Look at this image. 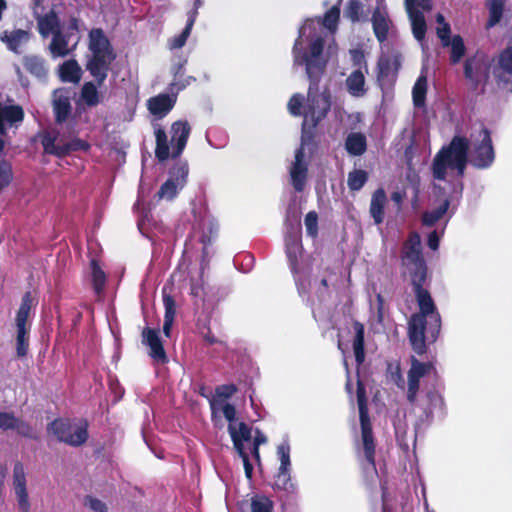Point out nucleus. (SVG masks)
Listing matches in <instances>:
<instances>
[{
    "instance_id": "f257e3e1",
    "label": "nucleus",
    "mask_w": 512,
    "mask_h": 512,
    "mask_svg": "<svg viewBox=\"0 0 512 512\" xmlns=\"http://www.w3.org/2000/svg\"><path fill=\"white\" fill-rule=\"evenodd\" d=\"M324 44V39L318 36L310 43L308 52L297 50L296 47H294L295 64H305L306 73L310 81L305 118H310L313 128L326 117L331 107L330 94L328 92H318L319 83L327 63L321 58L324 51Z\"/></svg>"
},
{
    "instance_id": "f03ea898",
    "label": "nucleus",
    "mask_w": 512,
    "mask_h": 512,
    "mask_svg": "<svg viewBox=\"0 0 512 512\" xmlns=\"http://www.w3.org/2000/svg\"><path fill=\"white\" fill-rule=\"evenodd\" d=\"M426 278L411 279L419 312L412 314L408 321V339L413 351L418 355L427 352V343H434L441 331V316L430 292L424 288Z\"/></svg>"
},
{
    "instance_id": "7ed1b4c3",
    "label": "nucleus",
    "mask_w": 512,
    "mask_h": 512,
    "mask_svg": "<svg viewBox=\"0 0 512 512\" xmlns=\"http://www.w3.org/2000/svg\"><path fill=\"white\" fill-rule=\"evenodd\" d=\"M88 50L85 69L93 81L83 84L80 92L81 100L88 107L97 106L101 100L98 86H102L108 77L112 63L117 55L110 40L101 28H94L89 32Z\"/></svg>"
},
{
    "instance_id": "20e7f679",
    "label": "nucleus",
    "mask_w": 512,
    "mask_h": 512,
    "mask_svg": "<svg viewBox=\"0 0 512 512\" xmlns=\"http://www.w3.org/2000/svg\"><path fill=\"white\" fill-rule=\"evenodd\" d=\"M357 405L361 430V444L357 447V456L363 472L377 474L376 468V439L369 416L366 388L361 380L357 381Z\"/></svg>"
},
{
    "instance_id": "39448f33",
    "label": "nucleus",
    "mask_w": 512,
    "mask_h": 512,
    "mask_svg": "<svg viewBox=\"0 0 512 512\" xmlns=\"http://www.w3.org/2000/svg\"><path fill=\"white\" fill-rule=\"evenodd\" d=\"M469 141L464 136H454L447 146L442 147L432 162L433 177L444 181L447 168L456 169L463 176L468 163Z\"/></svg>"
},
{
    "instance_id": "423d86ee",
    "label": "nucleus",
    "mask_w": 512,
    "mask_h": 512,
    "mask_svg": "<svg viewBox=\"0 0 512 512\" xmlns=\"http://www.w3.org/2000/svg\"><path fill=\"white\" fill-rule=\"evenodd\" d=\"M170 133L171 152L166 131L162 127L155 129V156L160 162L168 160L169 157L176 159L181 156L187 145L191 127L187 121L178 120L172 123Z\"/></svg>"
},
{
    "instance_id": "0eeeda50",
    "label": "nucleus",
    "mask_w": 512,
    "mask_h": 512,
    "mask_svg": "<svg viewBox=\"0 0 512 512\" xmlns=\"http://www.w3.org/2000/svg\"><path fill=\"white\" fill-rule=\"evenodd\" d=\"M491 64L489 56L481 50H477L465 59L463 73L473 92L484 93L490 78Z\"/></svg>"
},
{
    "instance_id": "6e6552de",
    "label": "nucleus",
    "mask_w": 512,
    "mask_h": 512,
    "mask_svg": "<svg viewBox=\"0 0 512 512\" xmlns=\"http://www.w3.org/2000/svg\"><path fill=\"white\" fill-rule=\"evenodd\" d=\"M401 263L409 273L410 279L427 277L428 267L425 261L420 234L410 232L401 249Z\"/></svg>"
},
{
    "instance_id": "1a4fd4ad",
    "label": "nucleus",
    "mask_w": 512,
    "mask_h": 512,
    "mask_svg": "<svg viewBox=\"0 0 512 512\" xmlns=\"http://www.w3.org/2000/svg\"><path fill=\"white\" fill-rule=\"evenodd\" d=\"M35 305L32 293L27 291L21 299L20 307L16 313L15 326H16V355L18 358H23L27 355L29 350V334L31 324L28 319L31 309Z\"/></svg>"
},
{
    "instance_id": "9d476101",
    "label": "nucleus",
    "mask_w": 512,
    "mask_h": 512,
    "mask_svg": "<svg viewBox=\"0 0 512 512\" xmlns=\"http://www.w3.org/2000/svg\"><path fill=\"white\" fill-rule=\"evenodd\" d=\"M49 429L59 442L73 447L83 445L89 437L86 421L81 425H74L68 419H55L50 423Z\"/></svg>"
},
{
    "instance_id": "9b49d317",
    "label": "nucleus",
    "mask_w": 512,
    "mask_h": 512,
    "mask_svg": "<svg viewBox=\"0 0 512 512\" xmlns=\"http://www.w3.org/2000/svg\"><path fill=\"white\" fill-rule=\"evenodd\" d=\"M480 135L481 140L473 147L470 163L477 169H487L495 160V151L490 130L483 126Z\"/></svg>"
},
{
    "instance_id": "f8f14e48",
    "label": "nucleus",
    "mask_w": 512,
    "mask_h": 512,
    "mask_svg": "<svg viewBox=\"0 0 512 512\" xmlns=\"http://www.w3.org/2000/svg\"><path fill=\"white\" fill-rule=\"evenodd\" d=\"M186 87L184 82H173L170 84L169 90L172 94L161 93L151 97L147 101L149 112L157 118L165 117L175 106L177 101V93Z\"/></svg>"
},
{
    "instance_id": "ddd939ff",
    "label": "nucleus",
    "mask_w": 512,
    "mask_h": 512,
    "mask_svg": "<svg viewBox=\"0 0 512 512\" xmlns=\"http://www.w3.org/2000/svg\"><path fill=\"white\" fill-rule=\"evenodd\" d=\"M56 140L57 136L49 132L41 136V144L44 153L62 158L69 155L71 152L80 150L87 151L90 148L89 143L80 138H75L63 145L56 144Z\"/></svg>"
},
{
    "instance_id": "4468645a",
    "label": "nucleus",
    "mask_w": 512,
    "mask_h": 512,
    "mask_svg": "<svg viewBox=\"0 0 512 512\" xmlns=\"http://www.w3.org/2000/svg\"><path fill=\"white\" fill-rule=\"evenodd\" d=\"M229 434L233 442V446L243 461L245 475L248 479L252 478L253 465L250 462L249 455L245 451L244 442L252 439V429L245 422L238 424V429L233 425L229 426Z\"/></svg>"
},
{
    "instance_id": "2eb2a0df",
    "label": "nucleus",
    "mask_w": 512,
    "mask_h": 512,
    "mask_svg": "<svg viewBox=\"0 0 512 512\" xmlns=\"http://www.w3.org/2000/svg\"><path fill=\"white\" fill-rule=\"evenodd\" d=\"M401 67V54H382L377 61V81L380 86H393Z\"/></svg>"
},
{
    "instance_id": "dca6fc26",
    "label": "nucleus",
    "mask_w": 512,
    "mask_h": 512,
    "mask_svg": "<svg viewBox=\"0 0 512 512\" xmlns=\"http://www.w3.org/2000/svg\"><path fill=\"white\" fill-rule=\"evenodd\" d=\"M431 373L436 374V368L432 362H421L416 357H411V367L408 371L407 400L413 404L416 402L420 388V379Z\"/></svg>"
},
{
    "instance_id": "f3484780",
    "label": "nucleus",
    "mask_w": 512,
    "mask_h": 512,
    "mask_svg": "<svg viewBox=\"0 0 512 512\" xmlns=\"http://www.w3.org/2000/svg\"><path fill=\"white\" fill-rule=\"evenodd\" d=\"M493 73L498 87L512 92V45L500 52Z\"/></svg>"
},
{
    "instance_id": "a211bd4d",
    "label": "nucleus",
    "mask_w": 512,
    "mask_h": 512,
    "mask_svg": "<svg viewBox=\"0 0 512 512\" xmlns=\"http://www.w3.org/2000/svg\"><path fill=\"white\" fill-rule=\"evenodd\" d=\"M142 344L150 348V357L161 364L168 362L158 329L145 327L141 332Z\"/></svg>"
},
{
    "instance_id": "6ab92c4d",
    "label": "nucleus",
    "mask_w": 512,
    "mask_h": 512,
    "mask_svg": "<svg viewBox=\"0 0 512 512\" xmlns=\"http://www.w3.org/2000/svg\"><path fill=\"white\" fill-rule=\"evenodd\" d=\"M13 488L19 509L22 512H30V502L27 491L26 474L21 462H16L13 468Z\"/></svg>"
},
{
    "instance_id": "aec40b11",
    "label": "nucleus",
    "mask_w": 512,
    "mask_h": 512,
    "mask_svg": "<svg viewBox=\"0 0 512 512\" xmlns=\"http://www.w3.org/2000/svg\"><path fill=\"white\" fill-rule=\"evenodd\" d=\"M304 157V148L300 146L295 151V160L290 168L291 184L296 192H302L307 182L308 166L304 162Z\"/></svg>"
},
{
    "instance_id": "412c9836",
    "label": "nucleus",
    "mask_w": 512,
    "mask_h": 512,
    "mask_svg": "<svg viewBox=\"0 0 512 512\" xmlns=\"http://www.w3.org/2000/svg\"><path fill=\"white\" fill-rule=\"evenodd\" d=\"M72 111L69 92L65 89H56L53 92V112L55 122L64 123L69 118Z\"/></svg>"
},
{
    "instance_id": "4be33fe9",
    "label": "nucleus",
    "mask_w": 512,
    "mask_h": 512,
    "mask_svg": "<svg viewBox=\"0 0 512 512\" xmlns=\"http://www.w3.org/2000/svg\"><path fill=\"white\" fill-rule=\"evenodd\" d=\"M24 110L20 105H5L0 102V135L7 134L6 124L17 126L24 120Z\"/></svg>"
},
{
    "instance_id": "5701e85b",
    "label": "nucleus",
    "mask_w": 512,
    "mask_h": 512,
    "mask_svg": "<svg viewBox=\"0 0 512 512\" xmlns=\"http://www.w3.org/2000/svg\"><path fill=\"white\" fill-rule=\"evenodd\" d=\"M371 23L374 35L379 43H384L388 39L392 21L386 11L376 7L372 13Z\"/></svg>"
},
{
    "instance_id": "b1692460",
    "label": "nucleus",
    "mask_w": 512,
    "mask_h": 512,
    "mask_svg": "<svg viewBox=\"0 0 512 512\" xmlns=\"http://www.w3.org/2000/svg\"><path fill=\"white\" fill-rule=\"evenodd\" d=\"M302 250L301 236L299 234L286 236L285 251L293 274L298 273L299 259L302 256Z\"/></svg>"
},
{
    "instance_id": "393cba45",
    "label": "nucleus",
    "mask_w": 512,
    "mask_h": 512,
    "mask_svg": "<svg viewBox=\"0 0 512 512\" xmlns=\"http://www.w3.org/2000/svg\"><path fill=\"white\" fill-rule=\"evenodd\" d=\"M36 20L38 32L43 38H47L61 29L59 17L54 10H50L44 15H38Z\"/></svg>"
},
{
    "instance_id": "a878e982",
    "label": "nucleus",
    "mask_w": 512,
    "mask_h": 512,
    "mask_svg": "<svg viewBox=\"0 0 512 512\" xmlns=\"http://www.w3.org/2000/svg\"><path fill=\"white\" fill-rule=\"evenodd\" d=\"M387 196L383 188L376 189L371 197L369 212L376 225H380L384 221L385 204Z\"/></svg>"
},
{
    "instance_id": "bb28decb",
    "label": "nucleus",
    "mask_w": 512,
    "mask_h": 512,
    "mask_svg": "<svg viewBox=\"0 0 512 512\" xmlns=\"http://www.w3.org/2000/svg\"><path fill=\"white\" fill-rule=\"evenodd\" d=\"M29 39V32L23 29H16L13 31L5 30L0 34V40L6 44L10 51L14 53H19L20 46L23 43H26Z\"/></svg>"
},
{
    "instance_id": "cd10ccee",
    "label": "nucleus",
    "mask_w": 512,
    "mask_h": 512,
    "mask_svg": "<svg viewBox=\"0 0 512 512\" xmlns=\"http://www.w3.org/2000/svg\"><path fill=\"white\" fill-rule=\"evenodd\" d=\"M353 329L355 335L352 341V347L355 361L357 365L360 366L365 361V326L359 321H354Z\"/></svg>"
},
{
    "instance_id": "c85d7f7f",
    "label": "nucleus",
    "mask_w": 512,
    "mask_h": 512,
    "mask_svg": "<svg viewBox=\"0 0 512 512\" xmlns=\"http://www.w3.org/2000/svg\"><path fill=\"white\" fill-rule=\"evenodd\" d=\"M199 5L200 1L198 3L195 2V8L188 13L187 23L183 31L179 35L169 40L170 49H180L186 44L187 39L190 36L192 27L195 23L196 16L198 14L197 9Z\"/></svg>"
},
{
    "instance_id": "c756f323",
    "label": "nucleus",
    "mask_w": 512,
    "mask_h": 512,
    "mask_svg": "<svg viewBox=\"0 0 512 512\" xmlns=\"http://www.w3.org/2000/svg\"><path fill=\"white\" fill-rule=\"evenodd\" d=\"M507 0H486L485 6L488 9L489 16L485 24L487 30L495 27L503 18Z\"/></svg>"
},
{
    "instance_id": "7c9ffc66",
    "label": "nucleus",
    "mask_w": 512,
    "mask_h": 512,
    "mask_svg": "<svg viewBox=\"0 0 512 512\" xmlns=\"http://www.w3.org/2000/svg\"><path fill=\"white\" fill-rule=\"evenodd\" d=\"M59 76L63 82L78 83L82 77V69L75 59H70L59 66Z\"/></svg>"
},
{
    "instance_id": "2f4dec72",
    "label": "nucleus",
    "mask_w": 512,
    "mask_h": 512,
    "mask_svg": "<svg viewBox=\"0 0 512 512\" xmlns=\"http://www.w3.org/2000/svg\"><path fill=\"white\" fill-rule=\"evenodd\" d=\"M345 148L350 155H362L367 149V141L365 135L360 132H352L348 134L345 140Z\"/></svg>"
},
{
    "instance_id": "473e14b6",
    "label": "nucleus",
    "mask_w": 512,
    "mask_h": 512,
    "mask_svg": "<svg viewBox=\"0 0 512 512\" xmlns=\"http://www.w3.org/2000/svg\"><path fill=\"white\" fill-rule=\"evenodd\" d=\"M348 92L355 97H361L366 94L365 76L361 69L354 70L346 79Z\"/></svg>"
},
{
    "instance_id": "72a5a7b5",
    "label": "nucleus",
    "mask_w": 512,
    "mask_h": 512,
    "mask_svg": "<svg viewBox=\"0 0 512 512\" xmlns=\"http://www.w3.org/2000/svg\"><path fill=\"white\" fill-rule=\"evenodd\" d=\"M273 489L278 491H283L287 495H294L297 492L296 485L291 481L290 471L289 470H278L275 475V480L273 484Z\"/></svg>"
},
{
    "instance_id": "f704fd0d",
    "label": "nucleus",
    "mask_w": 512,
    "mask_h": 512,
    "mask_svg": "<svg viewBox=\"0 0 512 512\" xmlns=\"http://www.w3.org/2000/svg\"><path fill=\"white\" fill-rule=\"evenodd\" d=\"M90 268H91V282L93 286V290L97 295L102 294L107 277L106 273L103 271V269L100 267L98 261L96 259H92L90 262Z\"/></svg>"
},
{
    "instance_id": "c9c22d12",
    "label": "nucleus",
    "mask_w": 512,
    "mask_h": 512,
    "mask_svg": "<svg viewBox=\"0 0 512 512\" xmlns=\"http://www.w3.org/2000/svg\"><path fill=\"white\" fill-rule=\"evenodd\" d=\"M23 66L27 72L37 78H44L47 75L44 60L38 56H26L23 59Z\"/></svg>"
},
{
    "instance_id": "e433bc0d",
    "label": "nucleus",
    "mask_w": 512,
    "mask_h": 512,
    "mask_svg": "<svg viewBox=\"0 0 512 512\" xmlns=\"http://www.w3.org/2000/svg\"><path fill=\"white\" fill-rule=\"evenodd\" d=\"M450 200L445 199L442 204L432 211H425L422 214V224L427 227L434 226L448 211Z\"/></svg>"
},
{
    "instance_id": "4c0bfd02",
    "label": "nucleus",
    "mask_w": 512,
    "mask_h": 512,
    "mask_svg": "<svg viewBox=\"0 0 512 512\" xmlns=\"http://www.w3.org/2000/svg\"><path fill=\"white\" fill-rule=\"evenodd\" d=\"M189 174V167L186 162H178L174 164L169 170V180L177 183L178 187L184 188L187 183V178Z\"/></svg>"
},
{
    "instance_id": "58836bf2",
    "label": "nucleus",
    "mask_w": 512,
    "mask_h": 512,
    "mask_svg": "<svg viewBox=\"0 0 512 512\" xmlns=\"http://www.w3.org/2000/svg\"><path fill=\"white\" fill-rule=\"evenodd\" d=\"M68 39L62 33L61 29L52 35L49 45L50 51L54 56L65 57L68 55Z\"/></svg>"
},
{
    "instance_id": "ea45409f",
    "label": "nucleus",
    "mask_w": 512,
    "mask_h": 512,
    "mask_svg": "<svg viewBox=\"0 0 512 512\" xmlns=\"http://www.w3.org/2000/svg\"><path fill=\"white\" fill-rule=\"evenodd\" d=\"M449 46L451 47L449 58L450 63L452 65H456L461 61L466 53V46L462 36L459 34L452 36Z\"/></svg>"
},
{
    "instance_id": "a19ab883",
    "label": "nucleus",
    "mask_w": 512,
    "mask_h": 512,
    "mask_svg": "<svg viewBox=\"0 0 512 512\" xmlns=\"http://www.w3.org/2000/svg\"><path fill=\"white\" fill-rule=\"evenodd\" d=\"M427 92V79L425 76H420L412 89L413 104L417 108H421L425 105Z\"/></svg>"
},
{
    "instance_id": "79ce46f5",
    "label": "nucleus",
    "mask_w": 512,
    "mask_h": 512,
    "mask_svg": "<svg viewBox=\"0 0 512 512\" xmlns=\"http://www.w3.org/2000/svg\"><path fill=\"white\" fill-rule=\"evenodd\" d=\"M368 173L362 169H354L348 173L347 185L350 191H359L367 183Z\"/></svg>"
},
{
    "instance_id": "37998d69",
    "label": "nucleus",
    "mask_w": 512,
    "mask_h": 512,
    "mask_svg": "<svg viewBox=\"0 0 512 512\" xmlns=\"http://www.w3.org/2000/svg\"><path fill=\"white\" fill-rule=\"evenodd\" d=\"M411 13V26H412V32L418 41H422L425 38L426 31H427V25L425 21L424 15L417 11V12H410Z\"/></svg>"
},
{
    "instance_id": "c03bdc74",
    "label": "nucleus",
    "mask_w": 512,
    "mask_h": 512,
    "mask_svg": "<svg viewBox=\"0 0 512 512\" xmlns=\"http://www.w3.org/2000/svg\"><path fill=\"white\" fill-rule=\"evenodd\" d=\"M436 21L440 24L436 29V34L440 39L442 46L449 47L450 40H452L450 24L445 21V18L441 13L436 15Z\"/></svg>"
},
{
    "instance_id": "a18cd8bd",
    "label": "nucleus",
    "mask_w": 512,
    "mask_h": 512,
    "mask_svg": "<svg viewBox=\"0 0 512 512\" xmlns=\"http://www.w3.org/2000/svg\"><path fill=\"white\" fill-rule=\"evenodd\" d=\"M251 512H273V501L265 495H254L251 498Z\"/></svg>"
},
{
    "instance_id": "49530a36",
    "label": "nucleus",
    "mask_w": 512,
    "mask_h": 512,
    "mask_svg": "<svg viewBox=\"0 0 512 512\" xmlns=\"http://www.w3.org/2000/svg\"><path fill=\"white\" fill-rule=\"evenodd\" d=\"M13 178L12 164L6 159H0V192L12 183Z\"/></svg>"
},
{
    "instance_id": "de8ad7c7",
    "label": "nucleus",
    "mask_w": 512,
    "mask_h": 512,
    "mask_svg": "<svg viewBox=\"0 0 512 512\" xmlns=\"http://www.w3.org/2000/svg\"><path fill=\"white\" fill-rule=\"evenodd\" d=\"M182 188L178 187L177 183L167 179L158 190L156 196L159 199L173 200Z\"/></svg>"
},
{
    "instance_id": "09e8293b",
    "label": "nucleus",
    "mask_w": 512,
    "mask_h": 512,
    "mask_svg": "<svg viewBox=\"0 0 512 512\" xmlns=\"http://www.w3.org/2000/svg\"><path fill=\"white\" fill-rule=\"evenodd\" d=\"M340 19V7L332 6L324 15L323 25L330 31L336 30Z\"/></svg>"
},
{
    "instance_id": "8fccbe9b",
    "label": "nucleus",
    "mask_w": 512,
    "mask_h": 512,
    "mask_svg": "<svg viewBox=\"0 0 512 512\" xmlns=\"http://www.w3.org/2000/svg\"><path fill=\"white\" fill-rule=\"evenodd\" d=\"M363 10V5L359 0H348L344 15L353 23L360 20V15Z\"/></svg>"
},
{
    "instance_id": "3c124183",
    "label": "nucleus",
    "mask_w": 512,
    "mask_h": 512,
    "mask_svg": "<svg viewBox=\"0 0 512 512\" xmlns=\"http://www.w3.org/2000/svg\"><path fill=\"white\" fill-rule=\"evenodd\" d=\"M13 430H16L17 434L22 437L33 440L38 439V436L33 430V427L28 422L21 420L19 418L16 419Z\"/></svg>"
},
{
    "instance_id": "603ef678",
    "label": "nucleus",
    "mask_w": 512,
    "mask_h": 512,
    "mask_svg": "<svg viewBox=\"0 0 512 512\" xmlns=\"http://www.w3.org/2000/svg\"><path fill=\"white\" fill-rule=\"evenodd\" d=\"M277 454L280 459V466L278 470H289L291 467V461H290V446L288 443H282L277 448Z\"/></svg>"
},
{
    "instance_id": "864d4df0",
    "label": "nucleus",
    "mask_w": 512,
    "mask_h": 512,
    "mask_svg": "<svg viewBox=\"0 0 512 512\" xmlns=\"http://www.w3.org/2000/svg\"><path fill=\"white\" fill-rule=\"evenodd\" d=\"M162 298H163V305H164V317L165 318H172L175 319L176 316V301L174 297L166 292V289L163 288L162 290Z\"/></svg>"
},
{
    "instance_id": "5fc2aeb1",
    "label": "nucleus",
    "mask_w": 512,
    "mask_h": 512,
    "mask_svg": "<svg viewBox=\"0 0 512 512\" xmlns=\"http://www.w3.org/2000/svg\"><path fill=\"white\" fill-rule=\"evenodd\" d=\"M305 226L307 234L316 238L318 236V214L315 211H309L305 216Z\"/></svg>"
},
{
    "instance_id": "6e6d98bb",
    "label": "nucleus",
    "mask_w": 512,
    "mask_h": 512,
    "mask_svg": "<svg viewBox=\"0 0 512 512\" xmlns=\"http://www.w3.org/2000/svg\"><path fill=\"white\" fill-rule=\"evenodd\" d=\"M426 396L430 404L426 411L427 414L432 413L433 409L437 407L443 409L444 399L436 390H431L427 392Z\"/></svg>"
},
{
    "instance_id": "4d7b16f0",
    "label": "nucleus",
    "mask_w": 512,
    "mask_h": 512,
    "mask_svg": "<svg viewBox=\"0 0 512 512\" xmlns=\"http://www.w3.org/2000/svg\"><path fill=\"white\" fill-rule=\"evenodd\" d=\"M303 96L300 94H294L289 102H288V109L291 115L293 116H300L302 114L301 108L303 106Z\"/></svg>"
},
{
    "instance_id": "13d9d810",
    "label": "nucleus",
    "mask_w": 512,
    "mask_h": 512,
    "mask_svg": "<svg viewBox=\"0 0 512 512\" xmlns=\"http://www.w3.org/2000/svg\"><path fill=\"white\" fill-rule=\"evenodd\" d=\"M237 391L238 388L235 384H223L215 388L216 396L222 399H228L232 397Z\"/></svg>"
},
{
    "instance_id": "bf43d9fd",
    "label": "nucleus",
    "mask_w": 512,
    "mask_h": 512,
    "mask_svg": "<svg viewBox=\"0 0 512 512\" xmlns=\"http://www.w3.org/2000/svg\"><path fill=\"white\" fill-rule=\"evenodd\" d=\"M16 419L13 413L0 412V429L13 430Z\"/></svg>"
},
{
    "instance_id": "052dcab7",
    "label": "nucleus",
    "mask_w": 512,
    "mask_h": 512,
    "mask_svg": "<svg viewBox=\"0 0 512 512\" xmlns=\"http://www.w3.org/2000/svg\"><path fill=\"white\" fill-rule=\"evenodd\" d=\"M190 295L195 299L194 305L199 306V302H204V287L201 283L192 281Z\"/></svg>"
},
{
    "instance_id": "680f3d73",
    "label": "nucleus",
    "mask_w": 512,
    "mask_h": 512,
    "mask_svg": "<svg viewBox=\"0 0 512 512\" xmlns=\"http://www.w3.org/2000/svg\"><path fill=\"white\" fill-rule=\"evenodd\" d=\"M351 60L353 66L359 67V69L364 66L365 70H368L367 62L365 60V54L361 49H352L350 50Z\"/></svg>"
},
{
    "instance_id": "e2e57ef3",
    "label": "nucleus",
    "mask_w": 512,
    "mask_h": 512,
    "mask_svg": "<svg viewBox=\"0 0 512 512\" xmlns=\"http://www.w3.org/2000/svg\"><path fill=\"white\" fill-rule=\"evenodd\" d=\"M85 505H88L95 512H107L106 504L92 496H86Z\"/></svg>"
},
{
    "instance_id": "0e129e2a",
    "label": "nucleus",
    "mask_w": 512,
    "mask_h": 512,
    "mask_svg": "<svg viewBox=\"0 0 512 512\" xmlns=\"http://www.w3.org/2000/svg\"><path fill=\"white\" fill-rule=\"evenodd\" d=\"M222 412L225 419L229 422L228 427L233 425L236 429H238L233 422L236 420V408L233 404L225 403L222 407Z\"/></svg>"
},
{
    "instance_id": "69168bd1",
    "label": "nucleus",
    "mask_w": 512,
    "mask_h": 512,
    "mask_svg": "<svg viewBox=\"0 0 512 512\" xmlns=\"http://www.w3.org/2000/svg\"><path fill=\"white\" fill-rule=\"evenodd\" d=\"M439 243H440V238L437 234L436 231H432L429 235H428V239H427V245L428 247L435 251L439 248Z\"/></svg>"
},
{
    "instance_id": "338daca9",
    "label": "nucleus",
    "mask_w": 512,
    "mask_h": 512,
    "mask_svg": "<svg viewBox=\"0 0 512 512\" xmlns=\"http://www.w3.org/2000/svg\"><path fill=\"white\" fill-rule=\"evenodd\" d=\"M205 328L207 330L206 332L201 331V334L205 342L208 343L209 345L220 343V341L212 334L211 329L208 326Z\"/></svg>"
},
{
    "instance_id": "774afa93",
    "label": "nucleus",
    "mask_w": 512,
    "mask_h": 512,
    "mask_svg": "<svg viewBox=\"0 0 512 512\" xmlns=\"http://www.w3.org/2000/svg\"><path fill=\"white\" fill-rule=\"evenodd\" d=\"M175 319L172 318H165L164 317V323H163V333L166 337H170L171 329L173 326Z\"/></svg>"
}]
</instances>
